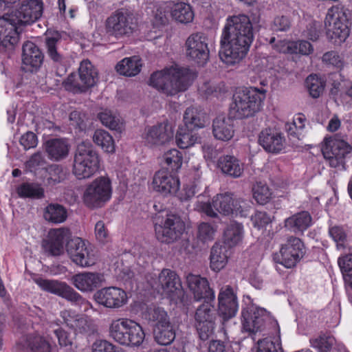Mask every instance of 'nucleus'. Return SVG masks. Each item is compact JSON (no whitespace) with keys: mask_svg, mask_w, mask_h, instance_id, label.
I'll use <instances>...</instances> for the list:
<instances>
[{"mask_svg":"<svg viewBox=\"0 0 352 352\" xmlns=\"http://www.w3.org/2000/svg\"><path fill=\"white\" fill-rule=\"evenodd\" d=\"M60 39L59 34L58 32H54L47 36L45 45L48 57L54 63L63 65L65 62V57L58 47Z\"/></svg>","mask_w":352,"mask_h":352,"instance_id":"obj_39","label":"nucleus"},{"mask_svg":"<svg viewBox=\"0 0 352 352\" xmlns=\"http://www.w3.org/2000/svg\"><path fill=\"white\" fill-rule=\"evenodd\" d=\"M352 150V147L345 141L338 138H326L322 148V155L329 166L343 169L345 159Z\"/></svg>","mask_w":352,"mask_h":352,"instance_id":"obj_11","label":"nucleus"},{"mask_svg":"<svg viewBox=\"0 0 352 352\" xmlns=\"http://www.w3.org/2000/svg\"><path fill=\"white\" fill-rule=\"evenodd\" d=\"M46 151L52 160L58 161L68 155L69 145L65 140L52 139L46 142Z\"/></svg>","mask_w":352,"mask_h":352,"instance_id":"obj_41","label":"nucleus"},{"mask_svg":"<svg viewBox=\"0 0 352 352\" xmlns=\"http://www.w3.org/2000/svg\"><path fill=\"white\" fill-rule=\"evenodd\" d=\"M322 61L338 69H341L344 65V58L334 51L326 52L322 56Z\"/></svg>","mask_w":352,"mask_h":352,"instance_id":"obj_62","label":"nucleus"},{"mask_svg":"<svg viewBox=\"0 0 352 352\" xmlns=\"http://www.w3.org/2000/svg\"><path fill=\"white\" fill-rule=\"evenodd\" d=\"M67 251L72 261L80 267H89L96 262L92 250L79 237L74 238L67 243Z\"/></svg>","mask_w":352,"mask_h":352,"instance_id":"obj_16","label":"nucleus"},{"mask_svg":"<svg viewBox=\"0 0 352 352\" xmlns=\"http://www.w3.org/2000/svg\"><path fill=\"white\" fill-rule=\"evenodd\" d=\"M150 284L154 290L175 304L184 302L185 293L181 280L175 272L164 269L157 276L152 278Z\"/></svg>","mask_w":352,"mask_h":352,"instance_id":"obj_6","label":"nucleus"},{"mask_svg":"<svg viewBox=\"0 0 352 352\" xmlns=\"http://www.w3.org/2000/svg\"><path fill=\"white\" fill-rule=\"evenodd\" d=\"M216 229L210 224L203 222L198 226L197 236L203 242L212 241L214 239Z\"/></svg>","mask_w":352,"mask_h":352,"instance_id":"obj_60","label":"nucleus"},{"mask_svg":"<svg viewBox=\"0 0 352 352\" xmlns=\"http://www.w3.org/2000/svg\"><path fill=\"white\" fill-rule=\"evenodd\" d=\"M135 28L136 23L133 14L126 11H117L105 21L106 33L118 39L129 36Z\"/></svg>","mask_w":352,"mask_h":352,"instance_id":"obj_9","label":"nucleus"},{"mask_svg":"<svg viewBox=\"0 0 352 352\" xmlns=\"http://www.w3.org/2000/svg\"><path fill=\"white\" fill-rule=\"evenodd\" d=\"M43 60V55L39 48L32 42L28 41L23 45V63L29 66L30 70L37 69Z\"/></svg>","mask_w":352,"mask_h":352,"instance_id":"obj_31","label":"nucleus"},{"mask_svg":"<svg viewBox=\"0 0 352 352\" xmlns=\"http://www.w3.org/2000/svg\"><path fill=\"white\" fill-rule=\"evenodd\" d=\"M112 186L109 177L100 176L89 183L83 193L82 201L89 208L102 207L111 198Z\"/></svg>","mask_w":352,"mask_h":352,"instance_id":"obj_7","label":"nucleus"},{"mask_svg":"<svg viewBox=\"0 0 352 352\" xmlns=\"http://www.w3.org/2000/svg\"><path fill=\"white\" fill-rule=\"evenodd\" d=\"M96 302L104 307L119 309L127 302L125 291L117 287H107L98 290L94 295Z\"/></svg>","mask_w":352,"mask_h":352,"instance_id":"obj_18","label":"nucleus"},{"mask_svg":"<svg viewBox=\"0 0 352 352\" xmlns=\"http://www.w3.org/2000/svg\"><path fill=\"white\" fill-rule=\"evenodd\" d=\"M100 168V160L91 142L83 141L77 146L72 173L78 179H88Z\"/></svg>","mask_w":352,"mask_h":352,"instance_id":"obj_5","label":"nucleus"},{"mask_svg":"<svg viewBox=\"0 0 352 352\" xmlns=\"http://www.w3.org/2000/svg\"><path fill=\"white\" fill-rule=\"evenodd\" d=\"M218 167L221 171L232 177L237 178L243 173V164L232 155H223L218 160Z\"/></svg>","mask_w":352,"mask_h":352,"instance_id":"obj_34","label":"nucleus"},{"mask_svg":"<svg viewBox=\"0 0 352 352\" xmlns=\"http://www.w3.org/2000/svg\"><path fill=\"white\" fill-rule=\"evenodd\" d=\"M263 89L250 87L239 89L233 95L232 109L239 119L249 118L259 112L265 98Z\"/></svg>","mask_w":352,"mask_h":352,"instance_id":"obj_4","label":"nucleus"},{"mask_svg":"<svg viewBox=\"0 0 352 352\" xmlns=\"http://www.w3.org/2000/svg\"><path fill=\"white\" fill-rule=\"evenodd\" d=\"M79 78L85 89L94 86L98 81V72L88 60H82L78 69Z\"/></svg>","mask_w":352,"mask_h":352,"instance_id":"obj_37","label":"nucleus"},{"mask_svg":"<svg viewBox=\"0 0 352 352\" xmlns=\"http://www.w3.org/2000/svg\"><path fill=\"white\" fill-rule=\"evenodd\" d=\"M85 119V114L79 111H73L69 114L70 124L80 131L86 127Z\"/></svg>","mask_w":352,"mask_h":352,"instance_id":"obj_63","label":"nucleus"},{"mask_svg":"<svg viewBox=\"0 0 352 352\" xmlns=\"http://www.w3.org/2000/svg\"><path fill=\"white\" fill-rule=\"evenodd\" d=\"M68 301L80 307L82 311L87 312L92 309L91 303L74 290Z\"/></svg>","mask_w":352,"mask_h":352,"instance_id":"obj_64","label":"nucleus"},{"mask_svg":"<svg viewBox=\"0 0 352 352\" xmlns=\"http://www.w3.org/2000/svg\"><path fill=\"white\" fill-rule=\"evenodd\" d=\"M173 126L167 121L147 126L142 134L143 144L150 148L157 147L168 143L173 138Z\"/></svg>","mask_w":352,"mask_h":352,"instance_id":"obj_12","label":"nucleus"},{"mask_svg":"<svg viewBox=\"0 0 352 352\" xmlns=\"http://www.w3.org/2000/svg\"><path fill=\"white\" fill-rule=\"evenodd\" d=\"M230 256L228 248L219 243H215L210 252V268L214 272H219L223 269Z\"/></svg>","mask_w":352,"mask_h":352,"instance_id":"obj_35","label":"nucleus"},{"mask_svg":"<svg viewBox=\"0 0 352 352\" xmlns=\"http://www.w3.org/2000/svg\"><path fill=\"white\" fill-rule=\"evenodd\" d=\"M219 312L224 319L234 317L239 309L236 291L230 285L223 286L218 295Z\"/></svg>","mask_w":352,"mask_h":352,"instance_id":"obj_20","label":"nucleus"},{"mask_svg":"<svg viewBox=\"0 0 352 352\" xmlns=\"http://www.w3.org/2000/svg\"><path fill=\"white\" fill-rule=\"evenodd\" d=\"M92 352H122L121 349L105 340H96L91 346Z\"/></svg>","mask_w":352,"mask_h":352,"instance_id":"obj_61","label":"nucleus"},{"mask_svg":"<svg viewBox=\"0 0 352 352\" xmlns=\"http://www.w3.org/2000/svg\"><path fill=\"white\" fill-rule=\"evenodd\" d=\"M233 197L230 192L218 194L213 197L212 203L198 201L195 208L211 217H216L218 212L224 215L232 214Z\"/></svg>","mask_w":352,"mask_h":352,"instance_id":"obj_14","label":"nucleus"},{"mask_svg":"<svg viewBox=\"0 0 352 352\" xmlns=\"http://www.w3.org/2000/svg\"><path fill=\"white\" fill-rule=\"evenodd\" d=\"M175 141L180 148L185 149L200 143L201 137L196 131L185 127L177 131Z\"/></svg>","mask_w":352,"mask_h":352,"instance_id":"obj_42","label":"nucleus"},{"mask_svg":"<svg viewBox=\"0 0 352 352\" xmlns=\"http://www.w3.org/2000/svg\"><path fill=\"white\" fill-rule=\"evenodd\" d=\"M234 134L233 120L223 115L217 116L212 122V135L215 139L227 142Z\"/></svg>","mask_w":352,"mask_h":352,"instance_id":"obj_27","label":"nucleus"},{"mask_svg":"<svg viewBox=\"0 0 352 352\" xmlns=\"http://www.w3.org/2000/svg\"><path fill=\"white\" fill-rule=\"evenodd\" d=\"M253 197L259 204L268 203L272 198V192L269 187L261 182H256L252 188Z\"/></svg>","mask_w":352,"mask_h":352,"instance_id":"obj_53","label":"nucleus"},{"mask_svg":"<svg viewBox=\"0 0 352 352\" xmlns=\"http://www.w3.org/2000/svg\"><path fill=\"white\" fill-rule=\"evenodd\" d=\"M70 280L72 285L80 292L91 293L102 285L104 277L100 273L83 272L74 274Z\"/></svg>","mask_w":352,"mask_h":352,"instance_id":"obj_24","label":"nucleus"},{"mask_svg":"<svg viewBox=\"0 0 352 352\" xmlns=\"http://www.w3.org/2000/svg\"><path fill=\"white\" fill-rule=\"evenodd\" d=\"M69 229L59 228L51 229L48 234L47 249L54 256H58L63 252V245L70 237Z\"/></svg>","mask_w":352,"mask_h":352,"instance_id":"obj_28","label":"nucleus"},{"mask_svg":"<svg viewBox=\"0 0 352 352\" xmlns=\"http://www.w3.org/2000/svg\"><path fill=\"white\" fill-rule=\"evenodd\" d=\"M196 78L188 68L173 65L153 73L149 84L168 96H174L186 91Z\"/></svg>","mask_w":352,"mask_h":352,"instance_id":"obj_3","label":"nucleus"},{"mask_svg":"<svg viewBox=\"0 0 352 352\" xmlns=\"http://www.w3.org/2000/svg\"><path fill=\"white\" fill-rule=\"evenodd\" d=\"M170 5L171 3L167 1L158 3L154 6L155 10L153 11V23L155 25L165 24L167 22L168 14H171Z\"/></svg>","mask_w":352,"mask_h":352,"instance_id":"obj_54","label":"nucleus"},{"mask_svg":"<svg viewBox=\"0 0 352 352\" xmlns=\"http://www.w3.org/2000/svg\"><path fill=\"white\" fill-rule=\"evenodd\" d=\"M28 342L32 352H52L51 344L42 336H30Z\"/></svg>","mask_w":352,"mask_h":352,"instance_id":"obj_56","label":"nucleus"},{"mask_svg":"<svg viewBox=\"0 0 352 352\" xmlns=\"http://www.w3.org/2000/svg\"><path fill=\"white\" fill-rule=\"evenodd\" d=\"M253 39L252 25L247 15L228 17L220 39L221 60L227 65L239 63L246 56Z\"/></svg>","mask_w":352,"mask_h":352,"instance_id":"obj_1","label":"nucleus"},{"mask_svg":"<svg viewBox=\"0 0 352 352\" xmlns=\"http://www.w3.org/2000/svg\"><path fill=\"white\" fill-rule=\"evenodd\" d=\"M185 50L188 58L204 65L209 58L207 36L202 32L191 34L185 42Z\"/></svg>","mask_w":352,"mask_h":352,"instance_id":"obj_15","label":"nucleus"},{"mask_svg":"<svg viewBox=\"0 0 352 352\" xmlns=\"http://www.w3.org/2000/svg\"><path fill=\"white\" fill-rule=\"evenodd\" d=\"M171 3V16L181 23H189L194 19V12L190 4L184 2Z\"/></svg>","mask_w":352,"mask_h":352,"instance_id":"obj_38","label":"nucleus"},{"mask_svg":"<svg viewBox=\"0 0 352 352\" xmlns=\"http://www.w3.org/2000/svg\"><path fill=\"white\" fill-rule=\"evenodd\" d=\"M258 142L266 151L272 153H280L285 146L283 134L273 129L263 130L259 134Z\"/></svg>","mask_w":352,"mask_h":352,"instance_id":"obj_26","label":"nucleus"},{"mask_svg":"<svg viewBox=\"0 0 352 352\" xmlns=\"http://www.w3.org/2000/svg\"><path fill=\"white\" fill-rule=\"evenodd\" d=\"M142 66L141 58L139 56H133L123 58L117 64L116 68L121 75L134 76L140 72Z\"/></svg>","mask_w":352,"mask_h":352,"instance_id":"obj_36","label":"nucleus"},{"mask_svg":"<svg viewBox=\"0 0 352 352\" xmlns=\"http://www.w3.org/2000/svg\"><path fill=\"white\" fill-rule=\"evenodd\" d=\"M244 230L242 224L236 221L230 223L223 232V245L233 248L239 245L243 241Z\"/></svg>","mask_w":352,"mask_h":352,"instance_id":"obj_33","label":"nucleus"},{"mask_svg":"<svg viewBox=\"0 0 352 352\" xmlns=\"http://www.w3.org/2000/svg\"><path fill=\"white\" fill-rule=\"evenodd\" d=\"M64 323L75 333H89L93 331L91 319L87 316L79 314L72 309H65L60 312Z\"/></svg>","mask_w":352,"mask_h":352,"instance_id":"obj_23","label":"nucleus"},{"mask_svg":"<svg viewBox=\"0 0 352 352\" xmlns=\"http://www.w3.org/2000/svg\"><path fill=\"white\" fill-rule=\"evenodd\" d=\"M21 198L41 199L44 197L43 188L37 183H23L16 189Z\"/></svg>","mask_w":352,"mask_h":352,"instance_id":"obj_47","label":"nucleus"},{"mask_svg":"<svg viewBox=\"0 0 352 352\" xmlns=\"http://www.w3.org/2000/svg\"><path fill=\"white\" fill-rule=\"evenodd\" d=\"M338 263L345 283L352 288V253L340 256Z\"/></svg>","mask_w":352,"mask_h":352,"instance_id":"obj_52","label":"nucleus"},{"mask_svg":"<svg viewBox=\"0 0 352 352\" xmlns=\"http://www.w3.org/2000/svg\"><path fill=\"white\" fill-rule=\"evenodd\" d=\"M94 142L104 152L113 153L115 142L110 133L103 129L96 130L93 135Z\"/></svg>","mask_w":352,"mask_h":352,"instance_id":"obj_48","label":"nucleus"},{"mask_svg":"<svg viewBox=\"0 0 352 352\" xmlns=\"http://www.w3.org/2000/svg\"><path fill=\"white\" fill-rule=\"evenodd\" d=\"M125 340H122L120 344L126 346H140L144 341L145 333L142 327L134 320L132 321Z\"/></svg>","mask_w":352,"mask_h":352,"instance_id":"obj_45","label":"nucleus"},{"mask_svg":"<svg viewBox=\"0 0 352 352\" xmlns=\"http://www.w3.org/2000/svg\"><path fill=\"white\" fill-rule=\"evenodd\" d=\"M145 318L155 323V327L170 322V317L164 309L160 307H150L145 313Z\"/></svg>","mask_w":352,"mask_h":352,"instance_id":"obj_49","label":"nucleus"},{"mask_svg":"<svg viewBox=\"0 0 352 352\" xmlns=\"http://www.w3.org/2000/svg\"><path fill=\"white\" fill-rule=\"evenodd\" d=\"M204 300L195 314V325L201 340H207L214 329L215 310L212 302Z\"/></svg>","mask_w":352,"mask_h":352,"instance_id":"obj_13","label":"nucleus"},{"mask_svg":"<svg viewBox=\"0 0 352 352\" xmlns=\"http://www.w3.org/2000/svg\"><path fill=\"white\" fill-rule=\"evenodd\" d=\"M43 13V3L38 0L23 1L14 12L8 13L20 24H30L39 19Z\"/></svg>","mask_w":352,"mask_h":352,"instance_id":"obj_22","label":"nucleus"},{"mask_svg":"<svg viewBox=\"0 0 352 352\" xmlns=\"http://www.w3.org/2000/svg\"><path fill=\"white\" fill-rule=\"evenodd\" d=\"M101 123L106 127L118 131H121L124 128L122 119L116 113L105 109L98 115Z\"/></svg>","mask_w":352,"mask_h":352,"instance_id":"obj_46","label":"nucleus"},{"mask_svg":"<svg viewBox=\"0 0 352 352\" xmlns=\"http://www.w3.org/2000/svg\"><path fill=\"white\" fill-rule=\"evenodd\" d=\"M44 219L53 224L65 222L67 218V209L59 204H50L43 210Z\"/></svg>","mask_w":352,"mask_h":352,"instance_id":"obj_40","label":"nucleus"},{"mask_svg":"<svg viewBox=\"0 0 352 352\" xmlns=\"http://www.w3.org/2000/svg\"><path fill=\"white\" fill-rule=\"evenodd\" d=\"M335 338L325 335L310 340L312 347L318 349L320 352H328L335 344Z\"/></svg>","mask_w":352,"mask_h":352,"instance_id":"obj_57","label":"nucleus"},{"mask_svg":"<svg viewBox=\"0 0 352 352\" xmlns=\"http://www.w3.org/2000/svg\"><path fill=\"white\" fill-rule=\"evenodd\" d=\"M312 224V218L307 211L298 212L284 221V227L294 233L303 232Z\"/></svg>","mask_w":352,"mask_h":352,"instance_id":"obj_30","label":"nucleus"},{"mask_svg":"<svg viewBox=\"0 0 352 352\" xmlns=\"http://www.w3.org/2000/svg\"><path fill=\"white\" fill-rule=\"evenodd\" d=\"M151 185L154 190L167 196L178 192L180 182L177 177L168 170H160L155 173Z\"/></svg>","mask_w":352,"mask_h":352,"instance_id":"obj_21","label":"nucleus"},{"mask_svg":"<svg viewBox=\"0 0 352 352\" xmlns=\"http://www.w3.org/2000/svg\"><path fill=\"white\" fill-rule=\"evenodd\" d=\"M325 25L327 29V36L334 43H341L349 35L348 17L345 10L338 6L329 9Z\"/></svg>","mask_w":352,"mask_h":352,"instance_id":"obj_8","label":"nucleus"},{"mask_svg":"<svg viewBox=\"0 0 352 352\" xmlns=\"http://www.w3.org/2000/svg\"><path fill=\"white\" fill-rule=\"evenodd\" d=\"M56 337L58 339V344L61 347H65L69 352H74L76 346L74 344L73 340L70 334L62 328H58L54 331Z\"/></svg>","mask_w":352,"mask_h":352,"instance_id":"obj_59","label":"nucleus"},{"mask_svg":"<svg viewBox=\"0 0 352 352\" xmlns=\"http://www.w3.org/2000/svg\"><path fill=\"white\" fill-rule=\"evenodd\" d=\"M13 15L8 13L0 17V45L8 50H12L18 44L20 30Z\"/></svg>","mask_w":352,"mask_h":352,"instance_id":"obj_17","label":"nucleus"},{"mask_svg":"<svg viewBox=\"0 0 352 352\" xmlns=\"http://www.w3.org/2000/svg\"><path fill=\"white\" fill-rule=\"evenodd\" d=\"M186 280L188 287L196 301H199L201 299L214 300V292L210 287L209 283L206 278L189 274L186 276Z\"/></svg>","mask_w":352,"mask_h":352,"instance_id":"obj_25","label":"nucleus"},{"mask_svg":"<svg viewBox=\"0 0 352 352\" xmlns=\"http://www.w3.org/2000/svg\"><path fill=\"white\" fill-rule=\"evenodd\" d=\"M241 310L243 331L250 335L262 331L267 322L275 328L278 338L275 341L265 338L258 342L256 352H283L280 339V327L276 320L271 318L269 312L264 308L258 307L249 296H244Z\"/></svg>","mask_w":352,"mask_h":352,"instance_id":"obj_2","label":"nucleus"},{"mask_svg":"<svg viewBox=\"0 0 352 352\" xmlns=\"http://www.w3.org/2000/svg\"><path fill=\"white\" fill-rule=\"evenodd\" d=\"M162 160L172 170H177L182 167L183 155L177 149L172 148L164 153Z\"/></svg>","mask_w":352,"mask_h":352,"instance_id":"obj_51","label":"nucleus"},{"mask_svg":"<svg viewBox=\"0 0 352 352\" xmlns=\"http://www.w3.org/2000/svg\"><path fill=\"white\" fill-rule=\"evenodd\" d=\"M183 121L185 127L196 131L205 126L206 115L201 108L191 106L185 110Z\"/></svg>","mask_w":352,"mask_h":352,"instance_id":"obj_32","label":"nucleus"},{"mask_svg":"<svg viewBox=\"0 0 352 352\" xmlns=\"http://www.w3.org/2000/svg\"><path fill=\"white\" fill-rule=\"evenodd\" d=\"M132 320L118 318L112 320L109 326V335L117 342L121 344L125 340V336L131 327Z\"/></svg>","mask_w":352,"mask_h":352,"instance_id":"obj_43","label":"nucleus"},{"mask_svg":"<svg viewBox=\"0 0 352 352\" xmlns=\"http://www.w3.org/2000/svg\"><path fill=\"white\" fill-rule=\"evenodd\" d=\"M232 214L236 217H246L248 214L252 202L249 199L233 197Z\"/></svg>","mask_w":352,"mask_h":352,"instance_id":"obj_58","label":"nucleus"},{"mask_svg":"<svg viewBox=\"0 0 352 352\" xmlns=\"http://www.w3.org/2000/svg\"><path fill=\"white\" fill-rule=\"evenodd\" d=\"M155 340L160 345H168L175 338V331L171 322L166 324H161L160 327H155Z\"/></svg>","mask_w":352,"mask_h":352,"instance_id":"obj_44","label":"nucleus"},{"mask_svg":"<svg viewBox=\"0 0 352 352\" xmlns=\"http://www.w3.org/2000/svg\"><path fill=\"white\" fill-rule=\"evenodd\" d=\"M305 85L310 96L318 98L324 91L325 82L316 74H311L306 78Z\"/></svg>","mask_w":352,"mask_h":352,"instance_id":"obj_50","label":"nucleus"},{"mask_svg":"<svg viewBox=\"0 0 352 352\" xmlns=\"http://www.w3.org/2000/svg\"><path fill=\"white\" fill-rule=\"evenodd\" d=\"M46 181L48 185L54 186L65 179V173L63 168L57 164L50 166L46 169Z\"/></svg>","mask_w":352,"mask_h":352,"instance_id":"obj_55","label":"nucleus"},{"mask_svg":"<svg viewBox=\"0 0 352 352\" xmlns=\"http://www.w3.org/2000/svg\"><path fill=\"white\" fill-rule=\"evenodd\" d=\"M279 263L287 268L294 267L304 255V245L301 240L295 236H290L282 245Z\"/></svg>","mask_w":352,"mask_h":352,"instance_id":"obj_19","label":"nucleus"},{"mask_svg":"<svg viewBox=\"0 0 352 352\" xmlns=\"http://www.w3.org/2000/svg\"><path fill=\"white\" fill-rule=\"evenodd\" d=\"M186 229L182 218L175 214H166L160 223H155V232L158 241L170 243L179 239Z\"/></svg>","mask_w":352,"mask_h":352,"instance_id":"obj_10","label":"nucleus"},{"mask_svg":"<svg viewBox=\"0 0 352 352\" xmlns=\"http://www.w3.org/2000/svg\"><path fill=\"white\" fill-rule=\"evenodd\" d=\"M34 280L42 289L60 296L67 300H69L74 290L65 282L47 280L42 278H37Z\"/></svg>","mask_w":352,"mask_h":352,"instance_id":"obj_29","label":"nucleus"}]
</instances>
